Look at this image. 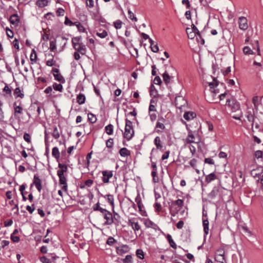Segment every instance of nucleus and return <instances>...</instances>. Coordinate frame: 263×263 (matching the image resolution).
<instances>
[{
    "mask_svg": "<svg viewBox=\"0 0 263 263\" xmlns=\"http://www.w3.org/2000/svg\"><path fill=\"white\" fill-rule=\"evenodd\" d=\"M13 94L15 98L20 97L21 98H23L24 96V93L21 92L19 87H17L15 89Z\"/></svg>",
    "mask_w": 263,
    "mask_h": 263,
    "instance_id": "nucleus-31",
    "label": "nucleus"
},
{
    "mask_svg": "<svg viewBox=\"0 0 263 263\" xmlns=\"http://www.w3.org/2000/svg\"><path fill=\"white\" fill-rule=\"evenodd\" d=\"M3 91L6 92L7 95H11L12 90L11 89L6 85L3 89Z\"/></svg>",
    "mask_w": 263,
    "mask_h": 263,
    "instance_id": "nucleus-55",
    "label": "nucleus"
},
{
    "mask_svg": "<svg viewBox=\"0 0 263 263\" xmlns=\"http://www.w3.org/2000/svg\"><path fill=\"white\" fill-rule=\"evenodd\" d=\"M52 155L53 157H54L57 161L59 162V159L60 158V152L57 147H54L52 149Z\"/></svg>",
    "mask_w": 263,
    "mask_h": 263,
    "instance_id": "nucleus-21",
    "label": "nucleus"
},
{
    "mask_svg": "<svg viewBox=\"0 0 263 263\" xmlns=\"http://www.w3.org/2000/svg\"><path fill=\"white\" fill-rule=\"evenodd\" d=\"M33 183L35 185L37 190L40 192L42 189V185L41 180L38 176L36 175L34 176Z\"/></svg>",
    "mask_w": 263,
    "mask_h": 263,
    "instance_id": "nucleus-16",
    "label": "nucleus"
},
{
    "mask_svg": "<svg viewBox=\"0 0 263 263\" xmlns=\"http://www.w3.org/2000/svg\"><path fill=\"white\" fill-rule=\"evenodd\" d=\"M135 201L137 203V205H138V209H139V211L140 212L142 216H145V215L144 214L146 213V212L143 209H144V205L142 204V203L141 202V198H140V197H139V195H138L136 197V198L135 199Z\"/></svg>",
    "mask_w": 263,
    "mask_h": 263,
    "instance_id": "nucleus-11",
    "label": "nucleus"
},
{
    "mask_svg": "<svg viewBox=\"0 0 263 263\" xmlns=\"http://www.w3.org/2000/svg\"><path fill=\"white\" fill-rule=\"evenodd\" d=\"M80 40V37H75L72 39V42L73 44V46H74V45L79 44V42Z\"/></svg>",
    "mask_w": 263,
    "mask_h": 263,
    "instance_id": "nucleus-61",
    "label": "nucleus"
},
{
    "mask_svg": "<svg viewBox=\"0 0 263 263\" xmlns=\"http://www.w3.org/2000/svg\"><path fill=\"white\" fill-rule=\"evenodd\" d=\"M134 135L133 122L127 119H125V131L123 137L127 140H130Z\"/></svg>",
    "mask_w": 263,
    "mask_h": 263,
    "instance_id": "nucleus-2",
    "label": "nucleus"
},
{
    "mask_svg": "<svg viewBox=\"0 0 263 263\" xmlns=\"http://www.w3.org/2000/svg\"><path fill=\"white\" fill-rule=\"evenodd\" d=\"M106 147L108 148H112L114 145V140L112 138H109L106 141Z\"/></svg>",
    "mask_w": 263,
    "mask_h": 263,
    "instance_id": "nucleus-50",
    "label": "nucleus"
},
{
    "mask_svg": "<svg viewBox=\"0 0 263 263\" xmlns=\"http://www.w3.org/2000/svg\"><path fill=\"white\" fill-rule=\"evenodd\" d=\"M51 72L52 73L54 78L55 80L60 82L61 83H65V79L61 74L60 70L57 68H52Z\"/></svg>",
    "mask_w": 263,
    "mask_h": 263,
    "instance_id": "nucleus-5",
    "label": "nucleus"
},
{
    "mask_svg": "<svg viewBox=\"0 0 263 263\" xmlns=\"http://www.w3.org/2000/svg\"><path fill=\"white\" fill-rule=\"evenodd\" d=\"M65 39L62 37H59L55 40L54 41H50V51H54L56 49V44L57 42H59L61 41H64Z\"/></svg>",
    "mask_w": 263,
    "mask_h": 263,
    "instance_id": "nucleus-15",
    "label": "nucleus"
},
{
    "mask_svg": "<svg viewBox=\"0 0 263 263\" xmlns=\"http://www.w3.org/2000/svg\"><path fill=\"white\" fill-rule=\"evenodd\" d=\"M73 47L78 52H80L82 54H84L86 52V47L82 44L79 43L78 44L74 45Z\"/></svg>",
    "mask_w": 263,
    "mask_h": 263,
    "instance_id": "nucleus-14",
    "label": "nucleus"
},
{
    "mask_svg": "<svg viewBox=\"0 0 263 263\" xmlns=\"http://www.w3.org/2000/svg\"><path fill=\"white\" fill-rule=\"evenodd\" d=\"M23 138H24V139L27 142H28L29 143H31V137H30V135L29 134L25 133L24 134Z\"/></svg>",
    "mask_w": 263,
    "mask_h": 263,
    "instance_id": "nucleus-53",
    "label": "nucleus"
},
{
    "mask_svg": "<svg viewBox=\"0 0 263 263\" xmlns=\"http://www.w3.org/2000/svg\"><path fill=\"white\" fill-rule=\"evenodd\" d=\"M117 240L114 239L112 237H109L106 241V243L109 246H112Z\"/></svg>",
    "mask_w": 263,
    "mask_h": 263,
    "instance_id": "nucleus-51",
    "label": "nucleus"
},
{
    "mask_svg": "<svg viewBox=\"0 0 263 263\" xmlns=\"http://www.w3.org/2000/svg\"><path fill=\"white\" fill-rule=\"evenodd\" d=\"M165 121V119L163 117H159L158 120L156 124L155 127V131L158 133L160 134L162 133L163 129H165V125L163 122Z\"/></svg>",
    "mask_w": 263,
    "mask_h": 263,
    "instance_id": "nucleus-6",
    "label": "nucleus"
},
{
    "mask_svg": "<svg viewBox=\"0 0 263 263\" xmlns=\"http://www.w3.org/2000/svg\"><path fill=\"white\" fill-rule=\"evenodd\" d=\"M30 60L32 62H35L37 59V54L34 49L32 50V52L30 54Z\"/></svg>",
    "mask_w": 263,
    "mask_h": 263,
    "instance_id": "nucleus-44",
    "label": "nucleus"
},
{
    "mask_svg": "<svg viewBox=\"0 0 263 263\" xmlns=\"http://www.w3.org/2000/svg\"><path fill=\"white\" fill-rule=\"evenodd\" d=\"M136 254L137 256L140 258V259H143L144 258V252L141 249H138L136 251Z\"/></svg>",
    "mask_w": 263,
    "mask_h": 263,
    "instance_id": "nucleus-52",
    "label": "nucleus"
},
{
    "mask_svg": "<svg viewBox=\"0 0 263 263\" xmlns=\"http://www.w3.org/2000/svg\"><path fill=\"white\" fill-rule=\"evenodd\" d=\"M194 136L191 132H189L187 137L186 139V142L187 143H194L195 141L194 140Z\"/></svg>",
    "mask_w": 263,
    "mask_h": 263,
    "instance_id": "nucleus-37",
    "label": "nucleus"
},
{
    "mask_svg": "<svg viewBox=\"0 0 263 263\" xmlns=\"http://www.w3.org/2000/svg\"><path fill=\"white\" fill-rule=\"evenodd\" d=\"M40 260L42 263H49V259L45 256L41 257Z\"/></svg>",
    "mask_w": 263,
    "mask_h": 263,
    "instance_id": "nucleus-63",
    "label": "nucleus"
},
{
    "mask_svg": "<svg viewBox=\"0 0 263 263\" xmlns=\"http://www.w3.org/2000/svg\"><path fill=\"white\" fill-rule=\"evenodd\" d=\"M88 120L91 123H94L97 121V118L95 115L91 113L88 114Z\"/></svg>",
    "mask_w": 263,
    "mask_h": 263,
    "instance_id": "nucleus-41",
    "label": "nucleus"
},
{
    "mask_svg": "<svg viewBox=\"0 0 263 263\" xmlns=\"http://www.w3.org/2000/svg\"><path fill=\"white\" fill-rule=\"evenodd\" d=\"M107 35L108 33L105 30H102L101 29H100L99 31L96 33V35L101 39L105 38L107 36Z\"/></svg>",
    "mask_w": 263,
    "mask_h": 263,
    "instance_id": "nucleus-27",
    "label": "nucleus"
},
{
    "mask_svg": "<svg viewBox=\"0 0 263 263\" xmlns=\"http://www.w3.org/2000/svg\"><path fill=\"white\" fill-rule=\"evenodd\" d=\"M217 178V176L214 173H212L205 176V181L209 183Z\"/></svg>",
    "mask_w": 263,
    "mask_h": 263,
    "instance_id": "nucleus-18",
    "label": "nucleus"
},
{
    "mask_svg": "<svg viewBox=\"0 0 263 263\" xmlns=\"http://www.w3.org/2000/svg\"><path fill=\"white\" fill-rule=\"evenodd\" d=\"M166 238L170 245V246L174 249H176L177 246L174 241L173 240L171 235L170 234H167Z\"/></svg>",
    "mask_w": 263,
    "mask_h": 263,
    "instance_id": "nucleus-35",
    "label": "nucleus"
},
{
    "mask_svg": "<svg viewBox=\"0 0 263 263\" xmlns=\"http://www.w3.org/2000/svg\"><path fill=\"white\" fill-rule=\"evenodd\" d=\"M218 84V83L217 81L216 80L215 78H214L213 81L212 82H211L209 83V86H210V88H213L214 87L217 86Z\"/></svg>",
    "mask_w": 263,
    "mask_h": 263,
    "instance_id": "nucleus-57",
    "label": "nucleus"
},
{
    "mask_svg": "<svg viewBox=\"0 0 263 263\" xmlns=\"http://www.w3.org/2000/svg\"><path fill=\"white\" fill-rule=\"evenodd\" d=\"M103 216V218L106 220L104 223V225H111L114 222L113 216L109 211H108Z\"/></svg>",
    "mask_w": 263,
    "mask_h": 263,
    "instance_id": "nucleus-8",
    "label": "nucleus"
},
{
    "mask_svg": "<svg viewBox=\"0 0 263 263\" xmlns=\"http://www.w3.org/2000/svg\"><path fill=\"white\" fill-rule=\"evenodd\" d=\"M113 219L114 220L117 221L118 223L120 222V216L116 212L114 211Z\"/></svg>",
    "mask_w": 263,
    "mask_h": 263,
    "instance_id": "nucleus-54",
    "label": "nucleus"
},
{
    "mask_svg": "<svg viewBox=\"0 0 263 263\" xmlns=\"http://www.w3.org/2000/svg\"><path fill=\"white\" fill-rule=\"evenodd\" d=\"M135 218H132L128 219V224L132 227L134 231H139L140 229V226L138 221H136Z\"/></svg>",
    "mask_w": 263,
    "mask_h": 263,
    "instance_id": "nucleus-10",
    "label": "nucleus"
},
{
    "mask_svg": "<svg viewBox=\"0 0 263 263\" xmlns=\"http://www.w3.org/2000/svg\"><path fill=\"white\" fill-rule=\"evenodd\" d=\"M204 162L205 163H208L209 164H214V160L211 158H205L204 159Z\"/></svg>",
    "mask_w": 263,
    "mask_h": 263,
    "instance_id": "nucleus-64",
    "label": "nucleus"
},
{
    "mask_svg": "<svg viewBox=\"0 0 263 263\" xmlns=\"http://www.w3.org/2000/svg\"><path fill=\"white\" fill-rule=\"evenodd\" d=\"M247 117L248 120L249 122H252V126H253L254 125L253 115L252 114V113L251 112H248Z\"/></svg>",
    "mask_w": 263,
    "mask_h": 263,
    "instance_id": "nucleus-47",
    "label": "nucleus"
},
{
    "mask_svg": "<svg viewBox=\"0 0 263 263\" xmlns=\"http://www.w3.org/2000/svg\"><path fill=\"white\" fill-rule=\"evenodd\" d=\"M102 180L104 183H108L109 179L113 176V171H103L102 172Z\"/></svg>",
    "mask_w": 263,
    "mask_h": 263,
    "instance_id": "nucleus-7",
    "label": "nucleus"
},
{
    "mask_svg": "<svg viewBox=\"0 0 263 263\" xmlns=\"http://www.w3.org/2000/svg\"><path fill=\"white\" fill-rule=\"evenodd\" d=\"M181 208L178 206H173L172 209H169L172 216L174 217L179 212Z\"/></svg>",
    "mask_w": 263,
    "mask_h": 263,
    "instance_id": "nucleus-38",
    "label": "nucleus"
},
{
    "mask_svg": "<svg viewBox=\"0 0 263 263\" xmlns=\"http://www.w3.org/2000/svg\"><path fill=\"white\" fill-rule=\"evenodd\" d=\"M13 18L14 17H9V20L11 25L14 26V27H16L18 26V23H20V17H14L15 19Z\"/></svg>",
    "mask_w": 263,
    "mask_h": 263,
    "instance_id": "nucleus-33",
    "label": "nucleus"
},
{
    "mask_svg": "<svg viewBox=\"0 0 263 263\" xmlns=\"http://www.w3.org/2000/svg\"><path fill=\"white\" fill-rule=\"evenodd\" d=\"M105 130L107 134L111 135L114 132V126L111 124H108L105 126Z\"/></svg>",
    "mask_w": 263,
    "mask_h": 263,
    "instance_id": "nucleus-30",
    "label": "nucleus"
},
{
    "mask_svg": "<svg viewBox=\"0 0 263 263\" xmlns=\"http://www.w3.org/2000/svg\"><path fill=\"white\" fill-rule=\"evenodd\" d=\"M74 25L76 26L78 29V30L80 32H84L85 31V28L83 27L81 24L79 22H74Z\"/></svg>",
    "mask_w": 263,
    "mask_h": 263,
    "instance_id": "nucleus-48",
    "label": "nucleus"
},
{
    "mask_svg": "<svg viewBox=\"0 0 263 263\" xmlns=\"http://www.w3.org/2000/svg\"><path fill=\"white\" fill-rule=\"evenodd\" d=\"M202 223L204 234L206 235L209 233V221L208 219H204L203 218Z\"/></svg>",
    "mask_w": 263,
    "mask_h": 263,
    "instance_id": "nucleus-23",
    "label": "nucleus"
},
{
    "mask_svg": "<svg viewBox=\"0 0 263 263\" xmlns=\"http://www.w3.org/2000/svg\"><path fill=\"white\" fill-rule=\"evenodd\" d=\"M182 101L183 102V104H185L186 103V101L184 100V99L182 97H177L175 98V104L177 107L180 108L181 106H183L182 104H179V101Z\"/></svg>",
    "mask_w": 263,
    "mask_h": 263,
    "instance_id": "nucleus-39",
    "label": "nucleus"
},
{
    "mask_svg": "<svg viewBox=\"0 0 263 263\" xmlns=\"http://www.w3.org/2000/svg\"><path fill=\"white\" fill-rule=\"evenodd\" d=\"M52 87H53V89L57 91L61 92L63 90V86L61 83L57 84L56 83H54L52 85Z\"/></svg>",
    "mask_w": 263,
    "mask_h": 263,
    "instance_id": "nucleus-42",
    "label": "nucleus"
},
{
    "mask_svg": "<svg viewBox=\"0 0 263 263\" xmlns=\"http://www.w3.org/2000/svg\"><path fill=\"white\" fill-rule=\"evenodd\" d=\"M45 142L46 145V152L45 155L47 156V160H48V134L47 130L45 132Z\"/></svg>",
    "mask_w": 263,
    "mask_h": 263,
    "instance_id": "nucleus-29",
    "label": "nucleus"
},
{
    "mask_svg": "<svg viewBox=\"0 0 263 263\" xmlns=\"http://www.w3.org/2000/svg\"><path fill=\"white\" fill-rule=\"evenodd\" d=\"M149 43L151 45L152 51L155 53L159 51V47L157 44H154V41L152 39H149Z\"/></svg>",
    "mask_w": 263,
    "mask_h": 263,
    "instance_id": "nucleus-22",
    "label": "nucleus"
},
{
    "mask_svg": "<svg viewBox=\"0 0 263 263\" xmlns=\"http://www.w3.org/2000/svg\"><path fill=\"white\" fill-rule=\"evenodd\" d=\"M65 11L63 8H58L57 10V13L59 16H62L64 15Z\"/></svg>",
    "mask_w": 263,
    "mask_h": 263,
    "instance_id": "nucleus-56",
    "label": "nucleus"
},
{
    "mask_svg": "<svg viewBox=\"0 0 263 263\" xmlns=\"http://www.w3.org/2000/svg\"><path fill=\"white\" fill-rule=\"evenodd\" d=\"M195 117L196 114L192 111L185 112L183 115L184 118L187 121L194 119Z\"/></svg>",
    "mask_w": 263,
    "mask_h": 263,
    "instance_id": "nucleus-19",
    "label": "nucleus"
},
{
    "mask_svg": "<svg viewBox=\"0 0 263 263\" xmlns=\"http://www.w3.org/2000/svg\"><path fill=\"white\" fill-rule=\"evenodd\" d=\"M161 80L159 76H157L154 80V83L157 85H160L161 83Z\"/></svg>",
    "mask_w": 263,
    "mask_h": 263,
    "instance_id": "nucleus-60",
    "label": "nucleus"
},
{
    "mask_svg": "<svg viewBox=\"0 0 263 263\" xmlns=\"http://www.w3.org/2000/svg\"><path fill=\"white\" fill-rule=\"evenodd\" d=\"M239 27L241 30H246L248 28L247 17H239Z\"/></svg>",
    "mask_w": 263,
    "mask_h": 263,
    "instance_id": "nucleus-9",
    "label": "nucleus"
},
{
    "mask_svg": "<svg viewBox=\"0 0 263 263\" xmlns=\"http://www.w3.org/2000/svg\"><path fill=\"white\" fill-rule=\"evenodd\" d=\"M85 100L86 98L84 94L80 93L77 95V101L80 105L83 104L85 102Z\"/></svg>",
    "mask_w": 263,
    "mask_h": 263,
    "instance_id": "nucleus-20",
    "label": "nucleus"
},
{
    "mask_svg": "<svg viewBox=\"0 0 263 263\" xmlns=\"http://www.w3.org/2000/svg\"><path fill=\"white\" fill-rule=\"evenodd\" d=\"M215 259L216 261L220 263H227L224 255H223L222 254L216 253Z\"/></svg>",
    "mask_w": 263,
    "mask_h": 263,
    "instance_id": "nucleus-17",
    "label": "nucleus"
},
{
    "mask_svg": "<svg viewBox=\"0 0 263 263\" xmlns=\"http://www.w3.org/2000/svg\"><path fill=\"white\" fill-rule=\"evenodd\" d=\"M157 172L152 171V176L153 177V181L154 183H157L159 182V178L157 175Z\"/></svg>",
    "mask_w": 263,
    "mask_h": 263,
    "instance_id": "nucleus-49",
    "label": "nucleus"
},
{
    "mask_svg": "<svg viewBox=\"0 0 263 263\" xmlns=\"http://www.w3.org/2000/svg\"><path fill=\"white\" fill-rule=\"evenodd\" d=\"M65 24L66 25H69L70 26L74 25V22H72L71 21L68 19V17H65Z\"/></svg>",
    "mask_w": 263,
    "mask_h": 263,
    "instance_id": "nucleus-58",
    "label": "nucleus"
},
{
    "mask_svg": "<svg viewBox=\"0 0 263 263\" xmlns=\"http://www.w3.org/2000/svg\"><path fill=\"white\" fill-rule=\"evenodd\" d=\"M11 239L14 242H18L20 240L19 237L14 236L13 234L11 235Z\"/></svg>",
    "mask_w": 263,
    "mask_h": 263,
    "instance_id": "nucleus-62",
    "label": "nucleus"
},
{
    "mask_svg": "<svg viewBox=\"0 0 263 263\" xmlns=\"http://www.w3.org/2000/svg\"><path fill=\"white\" fill-rule=\"evenodd\" d=\"M183 205V200L182 199H178L177 200L172 201L169 204V209H172L173 206H178L181 208Z\"/></svg>",
    "mask_w": 263,
    "mask_h": 263,
    "instance_id": "nucleus-13",
    "label": "nucleus"
},
{
    "mask_svg": "<svg viewBox=\"0 0 263 263\" xmlns=\"http://www.w3.org/2000/svg\"><path fill=\"white\" fill-rule=\"evenodd\" d=\"M58 167L60 169L58 171L57 174L59 178L60 184L62 185V191L67 192L68 185L67 184V179L64 175V173L67 171V166L65 164L59 162Z\"/></svg>",
    "mask_w": 263,
    "mask_h": 263,
    "instance_id": "nucleus-1",
    "label": "nucleus"
},
{
    "mask_svg": "<svg viewBox=\"0 0 263 263\" xmlns=\"http://www.w3.org/2000/svg\"><path fill=\"white\" fill-rule=\"evenodd\" d=\"M186 32L189 39H193L196 36L195 32L193 31V29L192 28H186Z\"/></svg>",
    "mask_w": 263,
    "mask_h": 263,
    "instance_id": "nucleus-32",
    "label": "nucleus"
},
{
    "mask_svg": "<svg viewBox=\"0 0 263 263\" xmlns=\"http://www.w3.org/2000/svg\"><path fill=\"white\" fill-rule=\"evenodd\" d=\"M6 32H7V35L8 37H9V38H12L13 37V32H12V31L11 30H10V29L7 28H6Z\"/></svg>",
    "mask_w": 263,
    "mask_h": 263,
    "instance_id": "nucleus-59",
    "label": "nucleus"
},
{
    "mask_svg": "<svg viewBox=\"0 0 263 263\" xmlns=\"http://www.w3.org/2000/svg\"><path fill=\"white\" fill-rule=\"evenodd\" d=\"M243 53L245 54H253L252 50L248 46H245L243 48Z\"/></svg>",
    "mask_w": 263,
    "mask_h": 263,
    "instance_id": "nucleus-43",
    "label": "nucleus"
},
{
    "mask_svg": "<svg viewBox=\"0 0 263 263\" xmlns=\"http://www.w3.org/2000/svg\"><path fill=\"white\" fill-rule=\"evenodd\" d=\"M162 77L163 80L166 84H168L170 82V77L166 71L163 74Z\"/></svg>",
    "mask_w": 263,
    "mask_h": 263,
    "instance_id": "nucleus-45",
    "label": "nucleus"
},
{
    "mask_svg": "<svg viewBox=\"0 0 263 263\" xmlns=\"http://www.w3.org/2000/svg\"><path fill=\"white\" fill-rule=\"evenodd\" d=\"M48 4V0H37L36 2V5L40 8H43L45 6H47Z\"/></svg>",
    "mask_w": 263,
    "mask_h": 263,
    "instance_id": "nucleus-25",
    "label": "nucleus"
},
{
    "mask_svg": "<svg viewBox=\"0 0 263 263\" xmlns=\"http://www.w3.org/2000/svg\"><path fill=\"white\" fill-rule=\"evenodd\" d=\"M14 116H16L17 114H22L23 108L20 105H17L16 103L15 102L14 103Z\"/></svg>",
    "mask_w": 263,
    "mask_h": 263,
    "instance_id": "nucleus-40",
    "label": "nucleus"
},
{
    "mask_svg": "<svg viewBox=\"0 0 263 263\" xmlns=\"http://www.w3.org/2000/svg\"><path fill=\"white\" fill-rule=\"evenodd\" d=\"M104 198H106L108 203L111 205L112 208H114V198L112 195L108 194L103 196Z\"/></svg>",
    "mask_w": 263,
    "mask_h": 263,
    "instance_id": "nucleus-24",
    "label": "nucleus"
},
{
    "mask_svg": "<svg viewBox=\"0 0 263 263\" xmlns=\"http://www.w3.org/2000/svg\"><path fill=\"white\" fill-rule=\"evenodd\" d=\"M154 144L158 149H161L162 148V145L161 144L160 138L159 137H156L154 139Z\"/></svg>",
    "mask_w": 263,
    "mask_h": 263,
    "instance_id": "nucleus-28",
    "label": "nucleus"
},
{
    "mask_svg": "<svg viewBox=\"0 0 263 263\" xmlns=\"http://www.w3.org/2000/svg\"><path fill=\"white\" fill-rule=\"evenodd\" d=\"M119 153L122 157H126L130 155V152L126 148L123 147L120 149Z\"/></svg>",
    "mask_w": 263,
    "mask_h": 263,
    "instance_id": "nucleus-34",
    "label": "nucleus"
},
{
    "mask_svg": "<svg viewBox=\"0 0 263 263\" xmlns=\"http://www.w3.org/2000/svg\"><path fill=\"white\" fill-rule=\"evenodd\" d=\"M224 188L220 186V185L215 186L213 187L212 191L208 194L209 198L211 199H214L217 197H221V193Z\"/></svg>",
    "mask_w": 263,
    "mask_h": 263,
    "instance_id": "nucleus-3",
    "label": "nucleus"
},
{
    "mask_svg": "<svg viewBox=\"0 0 263 263\" xmlns=\"http://www.w3.org/2000/svg\"><path fill=\"white\" fill-rule=\"evenodd\" d=\"M128 251V247L127 245H122L116 247L117 253L119 255H122Z\"/></svg>",
    "mask_w": 263,
    "mask_h": 263,
    "instance_id": "nucleus-12",
    "label": "nucleus"
},
{
    "mask_svg": "<svg viewBox=\"0 0 263 263\" xmlns=\"http://www.w3.org/2000/svg\"><path fill=\"white\" fill-rule=\"evenodd\" d=\"M124 23L120 20H117L113 22V26L116 29H120L122 27Z\"/></svg>",
    "mask_w": 263,
    "mask_h": 263,
    "instance_id": "nucleus-36",
    "label": "nucleus"
},
{
    "mask_svg": "<svg viewBox=\"0 0 263 263\" xmlns=\"http://www.w3.org/2000/svg\"><path fill=\"white\" fill-rule=\"evenodd\" d=\"M123 263H132V256L130 255H127L125 257L122 259Z\"/></svg>",
    "mask_w": 263,
    "mask_h": 263,
    "instance_id": "nucleus-46",
    "label": "nucleus"
},
{
    "mask_svg": "<svg viewBox=\"0 0 263 263\" xmlns=\"http://www.w3.org/2000/svg\"><path fill=\"white\" fill-rule=\"evenodd\" d=\"M227 104L232 112H236L240 109V104L235 99L227 100Z\"/></svg>",
    "mask_w": 263,
    "mask_h": 263,
    "instance_id": "nucleus-4",
    "label": "nucleus"
},
{
    "mask_svg": "<svg viewBox=\"0 0 263 263\" xmlns=\"http://www.w3.org/2000/svg\"><path fill=\"white\" fill-rule=\"evenodd\" d=\"M187 22H191L192 23V29H193V31L195 32V35L198 34L200 35L199 31H198L197 28L196 27L195 25L192 23V20H191L192 17H185Z\"/></svg>",
    "mask_w": 263,
    "mask_h": 263,
    "instance_id": "nucleus-26",
    "label": "nucleus"
}]
</instances>
